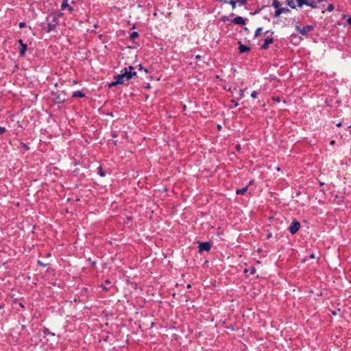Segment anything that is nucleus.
I'll use <instances>...</instances> for the list:
<instances>
[{
  "instance_id": "dca6fc26",
  "label": "nucleus",
  "mask_w": 351,
  "mask_h": 351,
  "mask_svg": "<svg viewBox=\"0 0 351 351\" xmlns=\"http://www.w3.org/2000/svg\"><path fill=\"white\" fill-rule=\"evenodd\" d=\"M139 36V34L137 32H132L130 34V38L132 40H135Z\"/></svg>"
},
{
  "instance_id": "1a4fd4ad",
  "label": "nucleus",
  "mask_w": 351,
  "mask_h": 351,
  "mask_svg": "<svg viewBox=\"0 0 351 351\" xmlns=\"http://www.w3.org/2000/svg\"><path fill=\"white\" fill-rule=\"evenodd\" d=\"M239 46L238 47L239 51L241 53L249 52L251 49L250 47H247L245 45L241 44V42H239Z\"/></svg>"
},
{
  "instance_id": "f257e3e1",
  "label": "nucleus",
  "mask_w": 351,
  "mask_h": 351,
  "mask_svg": "<svg viewBox=\"0 0 351 351\" xmlns=\"http://www.w3.org/2000/svg\"><path fill=\"white\" fill-rule=\"evenodd\" d=\"M136 75V71H128L125 67L121 71V74L114 76V81L109 84L110 87L114 86L119 84H122L125 82H128L134 76Z\"/></svg>"
},
{
  "instance_id": "5701e85b",
  "label": "nucleus",
  "mask_w": 351,
  "mask_h": 351,
  "mask_svg": "<svg viewBox=\"0 0 351 351\" xmlns=\"http://www.w3.org/2000/svg\"><path fill=\"white\" fill-rule=\"evenodd\" d=\"M335 9V7L332 4H329L328 6L327 7L326 10L328 11V12H332Z\"/></svg>"
},
{
  "instance_id": "20e7f679",
  "label": "nucleus",
  "mask_w": 351,
  "mask_h": 351,
  "mask_svg": "<svg viewBox=\"0 0 351 351\" xmlns=\"http://www.w3.org/2000/svg\"><path fill=\"white\" fill-rule=\"evenodd\" d=\"M300 228V223L297 220H293L289 226L288 230L291 234H295Z\"/></svg>"
},
{
  "instance_id": "58836bf2",
  "label": "nucleus",
  "mask_w": 351,
  "mask_h": 351,
  "mask_svg": "<svg viewBox=\"0 0 351 351\" xmlns=\"http://www.w3.org/2000/svg\"><path fill=\"white\" fill-rule=\"evenodd\" d=\"M337 127H341V123L340 122V123H337Z\"/></svg>"
},
{
  "instance_id": "f3484780",
  "label": "nucleus",
  "mask_w": 351,
  "mask_h": 351,
  "mask_svg": "<svg viewBox=\"0 0 351 351\" xmlns=\"http://www.w3.org/2000/svg\"><path fill=\"white\" fill-rule=\"evenodd\" d=\"M110 280H106L105 281L104 284H102V285H101V287H102V289H103L104 290H106V291H108V290H110V287H108L107 286V285H110Z\"/></svg>"
},
{
  "instance_id": "6e6552de",
  "label": "nucleus",
  "mask_w": 351,
  "mask_h": 351,
  "mask_svg": "<svg viewBox=\"0 0 351 351\" xmlns=\"http://www.w3.org/2000/svg\"><path fill=\"white\" fill-rule=\"evenodd\" d=\"M274 38L272 37H267L265 40L264 43L261 45V49H267L269 47V45L270 44H272L274 43Z\"/></svg>"
},
{
  "instance_id": "37998d69",
  "label": "nucleus",
  "mask_w": 351,
  "mask_h": 351,
  "mask_svg": "<svg viewBox=\"0 0 351 351\" xmlns=\"http://www.w3.org/2000/svg\"><path fill=\"white\" fill-rule=\"evenodd\" d=\"M200 58V56H196V58Z\"/></svg>"
},
{
  "instance_id": "c9c22d12",
  "label": "nucleus",
  "mask_w": 351,
  "mask_h": 351,
  "mask_svg": "<svg viewBox=\"0 0 351 351\" xmlns=\"http://www.w3.org/2000/svg\"><path fill=\"white\" fill-rule=\"evenodd\" d=\"M220 2L223 3H228L229 1L228 0H220Z\"/></svg>"
},
{
  "instance_id": "c85d7f7f",
  "label": "nucleus",
  "mask_w": 351,
  "mask_h": 351,
  "mask_svg": "<svg viewBox=\"0 0 351 351\" xmlns=\"http://www.w3.org/2000/svg\"><path fill=\"white\" fill-rule=\"evenodd\" d=\"M257 92L256 91H253L252 93H251V97L254 99L256 98L257 97Z\"/></svg>"
},
{
  "instance_id": "39448f33",
  "label": "nucleus",
  "mask_w": 351,
  "mask_h": 351,
  "mask_svg": "<svg viewBox=\"0 0 351 351\" xmlns=\"http://www.w3.org/2000/svg\"><path fill=\"white\" fill-rule=\"evenodd\" d=\"M199 252H208L211 248V244L209 242H201L198 245Z\"/></svg>"
},
{
  "instance_id": "e433bc0d",
  "label": "nucleus",
  "mask_w": 351,
  "mask_h": 351,
  "mask_svg": "<svg viewBox=\"0 0 351 351\" xmlns=\"http://www.w3.org/2000/svg\"><path fill=\"white\" fill-rule=\"evenodd\" d=\"M271 236H272V234H271V232L268 233V234H267V239H269V238H271Z\"/></svg>"
},
{
  "instance_id": "9d476101",
  "label": "nucleus",
  "mask_w": 351,
  "mask_h": 351,
  "mask_svg": "<svg viewBox=\"0 0 351 351\" xmlns=\"http://www.w3.org/2000/svg\"><path fill=\"white\" fill-rule=\"evenodd\" d=\"M245 21H246V19H244L243 17L239 16L235 17L232 21V22L237 25H243L245 24Z\"/></svg>"
},
{
  "instance_id": "c756f323",
  "label": "nucleus",
  "mask_w": 351,
  "mask_h": 351,
  "mask_svg": "<svg viewBox=\"0 0 351 351\" xmlns=\"http://www.w3.org/2000/svg\"><path fill=\"white\" fill-rule=\"evenodd\" d=\"M25 25H26V24H25V23H24V22H21V23H19V27H20L21 29V28H23V27H25Z\"/></svg>"
},
{
  "instance_id": "4c0bfd02",
  "label": "nucleus",
  "mask_w": 351,
  "mask_h": 351,
  "mask_svg": "<svg viewBox=\"0 0 351 351\" xmlns=\"http://www.w3.org/2000/svg\"><path fill=\"white\" fill-rule=\"evenodd\" d=\"M310 258H315V254H311L310 255Z\"/></svg>"
},
{
  "instance_id": "f8f14e48",
  "label": "nucleus",
  "mask_w": 351,
  "mask_h": 351,
  "mask_svg": "<svg viewBox=\"0 0 351 351\" xmlns=\"http://www.w3.org/2000/svg\"><path fill=\"white\" fill-rule=\"evenodd\" d=\"M72 97L82 98L85 97V94L80 90H76L73 93Z\"/></svg>"
},
{
  "instance_id": "ea45409f",
  "label": "nucleus",
  "mask_w": 351,
  "mask_h": 351,
  "mask_svg": "<svg viewBox=\"0 0 351 351\" xmlns=\"http://www.w3.org/2000/svg\"><path fill=\"white\" fill-rule=\"evenodd\" d=\"M334 143H335V141H331L330 144H332H332H334Z\"/></svg>"
},
{
  "instance_id": "a878e982",
  "label": "nucleus",
  "mask_w": 351,
  "mask_h": 351,
  "mask_svg": "<svg viewBox=\"0 0 351 351\" xmlns=\"http://www.w3.org/2000/svg\"><path fill=\"white\" fill-rule=\"evenodd\" d=\"M282 13H288L290 12V10L287 8H281Z\"/></svg>"
},
{
  "instance_id": "f03ea898",
  "label": "nucleus",
  "mask_w": 351,
  "mask_h": 351,
  "mask_svg": "<svg viewBox=\"0 0 351 351\" xmlns=\"http://www.w3.org/2000/svg\"><path fill=\"white\" fill-rule=\"evenodd\" d=\"M47 20L48 21L47 26V32H51L58 25L59 22L58 20H57L56 16H49L47 18Z\"/></svg>"
},
{
  "instance_id": "393cba45",
  "label": "nucleus",
  "mask_w": 351,
  "mask_h": 351,
  "mask_svg": "<svg viewBox=\"0 0 351 351\" xmlns=\"http://www.w3.org/2000/svg\"><path fill=\"white\" fill-rule=\"evenodd\" d=\"M139 70L145 71L146 73H148V70L145 68H144L141 64L138 65Z\"/></svg>"
},
{
  "instance_id": "2eb2a0df",
  "label": "nucleus",
  "mask_w": 351,
  "mask_h": 351,
  "mask_svg": "<svg viewBox=\"0 0 351 351\" xmlns=\"http://www.w3.org/2000/svg\"><path fill=\"white\" fill-rule=\"evenodd\" d=\"M97 172L101 177H105L106 175L101 166L97 167Z\"/></svg>"
},
{
  "instance_id": "aec40b11",
  "label": "nucleus",
  "mask_w": 351,
  "mask_h": 351,
  "mask_svg": "<svg viewBox=\"0 0 351 351\" xmlns=\"http://www.w3.org/2000/svg\"><path fill=\"white\" fill-rule=\"evenodd\" d=\"M281 14H282V10H281V8H278V9H276L275 12H274V16H275V17H278V16H280V15Z\"/></svg>"
},
{
  "instance_id": "79ce46f5",
  "label": "nucleus",
  "mask_w": 351,
  "mask_h": 351,
  "mask_svg": "<svg viewBox=\"0 0 351 351\" xmlns=\"http://www.w3.org/2000/svg\"><path fill=\"white\" fill-rule=\"evenodd\" d=\"M191 287V285H187V288H190Z\"/></svg>"
},
{
  "instance_id": "4468645a",
  "label": "nucleus",
  "mask_w": 351,
  "mask_h": 351,
  "mask_svg": "<svg viewBox=\"0 0 351 351\" xmlns=\"http://www.w3.org/2000/svg\"><path fill=\"white\" fill-rule=\"evenodd\" d=\"M247 190H248V186H245L242 189H237L236 191V193L237 195H244L247 192Z\"/></svg>"
},
{
  "instance_id": "a211bd4d",
  "label": "nucleus",
  "mask_w": 351,
  "mask_h": 351,
  "mask_svg": "<svg viewBox=\"0 0 351 351\" xmlns=\"http://www.w3.org/2000/svg\"><path fill=\"white\" fill-rule=\"evenodd\" d=\"M263 31V27H258L254 34V38L258 37Z\"/></svg>"
},
{
  "instance_id": "a19ab883",
  "label": "nucleus",
  "mask_w": 351,
  "mask_h": 351,
  "mask_svg": "<svg viewBox=\"0 0 351 351\" xmlns=\"http://www.w3.org/2000/svg\"><path fill=\"white\" fill-rule=\"evenodd\" d=\"M113 143H114V145H117V141H113Z\"/></svg>"
},
{
  "instance_id": "0eeeda50",
  "label": "nucleus",
  "mask_w": 351,
  "mask_h": 351,
  "mask_svg": "<svg viewBox=\"0 0 351 351\" xmlns=\"http://www.w3.org/2000/svg\"><path fill=\"white\" fill-rule=\"evenodd\" d=\"M19 43L20 45V49H19L20 56L24 57L25 55L27 49V45L26 44L23 43V42L21 39H20L19 40Z\"/></svg>"
},
{
  "instance_id": "c03bdc74",
  "label": "nucleus",
  "mask_w": 351,
  "mask_h": 351,
  "mask_svg": "<svg viewBox=\"0 0 351 351\" xmlns=\"http://www.w3.org/2000/svg\"><path fill=\"white\" fill-rule=\"evenodd\" d=\"M221 128V125H218V129Z\"/></svg>"
},
{
  "instance_id": "423d86ee",
  "label": "nucleus",
  "mask_w": 351,
  "mask_h": 351,
  "mask_svg": "<svg viewBox=\"0 0 351 351\" xmlns=\"http://www.w3.org/2000/svg\"><path fill=\"white\" fill-rule=\"evenodd\" d=\"M51 95L54 97V102L56 104H64L66 101V99L58 93L52 92Z\"/></svg>"
},
{
  "instance_id": "72a5a7b5",
  "label": "nucleus",
  "mask_w": 351,
  "mask_h": 351,
  "mask_svg": "<svg viewBox=\"0 0 351 351\" xmlns=\"http://www.w3.org/2000/svg\"><path fill=\"white\" fill-rule=\"evenodd\" d=\"M128 71H132V70L134 69V67L132 66H129L128 68H127Z\"/></svg>"
},
{
  "instance_id": "9b49d317",
  "label": "nucleus",
  "mask_w": 351,
  "mask_h": 351,
  "mask_svg": "<svg viewBox=\"0 0 351 351\" xmlns=\"http://www.w3.org/2000/svg\"><path fill=\"white\" fill-rule=\"evenodd\" d=\"M65 8H67L70 12H72L73 10V8L69 5L67 0H63L61 5L62 10H64Z\"/></svg>"
},
{
  "instance_id": "7ed1b4c3",
  "label": "nucleus",
  "mask_w": 351,
  "mask_h": 351,
  "mask_svg": "<svg viewBox=\"0 0 351 351\" xmlns=\"http://www.w3.org/2000/svg\"><path fill=\"white\" fill-rule=\"evenodd\" d=\"M295 29L298 32H299L302 36H306L310 32L314 29V26L311 25H306L303 27H301L299 25H295Z\"/></svg>"
},
{
  "instance_id": "7c9ffc66",
  "label": "nucleus",
  "mask_w": 351,
  "mask_h": 351,
  "mask_svg": "<svg viewBox=\"0 0 351 351\" xmlns=\"http://www.w3.org/2000/svg\"><path fill=\"white\" fill-rule=\"evenodd\" d=\"M256 272V269L254 267H252L250 269V274H255Z\"/></svg>"
},
{
  "instance_id": "2f4dec72",
  "label": "nucleus",
  "mask_w": 351,
  "mask_h": 351,
  "mask_svg": "<svg viewBox=\"0 0 351 351\" xmlns=\"http://www.w3.org/2000/svg\"><path fill=\"white\" fill-rule=\"evenodd\" d=\"M62 15H63V14L62 12H59L57 14H53L52 16H57V20H58V18L62 16Z\"/></svg>"
},
{
  "instance_id": "f704fd0d",
  "label": "nucleus",
  "mask_w": 351,
  "mask_h": 351,
  "mask_svg": "<svg viewBox=\"0 0 351 351\" xmlns=\"http://www.w3.org/2000/svg\"><path fill=\"white\" fill-rule=\"evenodd\" d=\"M347 23L348 25H351V17H349L348 19H347Z\"/></svg>"
},
{
  "instance_id": "ddd939ff",
  "label": "nucleus",
  "mask_w": 351,
  "mask_h": 351,
  "mask_svg": "<svg viewBox=\"0 0 351 351\" xmlns=\"http://www.w3.org/2000/svg\"><path fill=\"white\" fill-rule=\"evenodd\" d=\"M287 5H288L291 8H292V9H295V8H296V7H298V6L297 5V2H296V1H294L293 0H287Z\"/></svg>"
},
{
  "instance_id": "cd10ccee",
  "label": "nucleus",
  "mask_w": 351,
  "mask_h": 351,
  "mask_svg": "<svg viewBox=\"0 0 351 351\" xmlns=\"http://www.w3.org/2000/svg\"><path fill=\"white\" fill-rule=\"evenodd\" d=\"M43 332H44V334H45V335L51 334V335H54V333H51V332H49V329H47V328H45V329H44V330H43Z\"/></svg>"
},
{
  "instance_id": "6ab92c4d",
  "label": "nucleus",
  "mask_w": 351,
  "mask_h": 351,
  "mask_svg": "<svg viewBox=\"0 0 351 351\" xmlns=\"http://www.w3.org/2000/svg\"><path fill=\"white\" fill-rule=\"evenodd\" d=\"M272 5L275 9L280 8V3L278 0H274Z\"/></svg>"
},
{
  "instance_id": "473e14b6",
  "label": "nucleus",
  "mask_w": 351,
  "mask_h": 351,
  "mask_svg": "<svg viewBox=\"0 0 351 351\" xmlns=\"http://www.w3.org/2000/svg\"><path fill=\"white\" fill-rule=\"evenodd\" d=\"M111 135L113 138H116L118 136L116 132H112Z\"/></svg>"
},
{
  "instance_id": "bb28decb",
  "label": "nucleus",
  "mask_w": 351,
  "mask_h": 351,
  "mask_svg": "<svg viewBox=\"0 0 351 351\" xmlns=\"http://www.w3.org/2000/svg\"><path fill=\"white\" fill-rule=\"evenodd\" d=\"M5 132H6L5 128L0 126V135L4 134Z\"/></svg>"
},
{
  "instance_id": "b1692460",
  "label": "nucleus",
  "mask_w": 351,
  "mask_h": 351,
  "mask_svg": "<svg viewBox=\"0 0 351 351\" xmlns=\"http://www.w3.org/2000/svg\"><path fill=\"white\" fill-rule=\"evenodd\" d=\"M21 145L25 150H29V146L25 143L21 142Z\"/></svg>"
},
{
  "instance_id": "412c9836",
  "label": "nucleus",
  "mask_w": 351,
  "mask_h": 351,
  "mask_svg": "<svg viewBox=\"0 0 351 351\" xmlns=\"http://www.w3.org/2000/svg\"><path fill=\"white\" fill-rule=\"evenodd\" d=\"M248 0H236L237 3H239L240 5H244L247 3Z\"/></svg>"
},
{
  "instance_id": "4be33fe9",
  "label": "nucleus",
  "mask_w": 351,
  "mask_h": 351,
  "mask_svg": "<svg viewBox=\"0 0 351 351\" xmlns=\"http://www.w3.org/2000/svg\"><path fill=\"white\" fill-rule=\"evenodd\" d=\"M228 3H230L232 6V9H234L236 8L237 2L234 0H230L229 1Z\"/></svg>"
}]
</instances>
